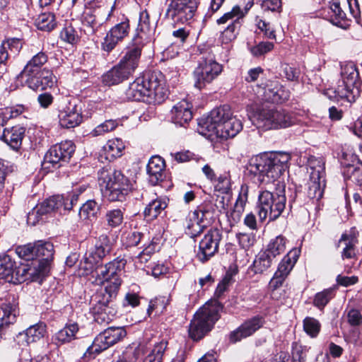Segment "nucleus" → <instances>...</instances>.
I'll return each mask as SVG.
<instances>
[{
  "label": "nucleus",
  "instance_id": "1",
  "mask_svg": "<svg viewBox=\"0 0 362 362\" xmlns=\"http://www.w3.org/2000/svg\"><path fill=\"white\" fill-rule=\"evenodd\" d=\"M153 30L148 13L146 10L141 11L138 25L128 51L117 65L103 76V81L105 85H117L133 74L138 67L142 49L151 40Z\"/></svg>",
  "mask_w": 362,
  "mask_h": 362
},
{
  "label": "nucleus",
  "instance_id": "2",
  "mask_svg": "<svg viewBox=\"0 0 362 362\" xmlns=\"http://www.w3.org/2000/svg\"><path fill=\"white\" fill-rule=\"evenodd\" d=\"M125 95L128 100L160 104L168 95L164 76L158 71L147 72L129 84Z\"/></svg>",
  "mask_w": 362,
  "mask_h": 362
},
{
  "label": "nucleus",
  "instance_id": "3",
  "mask_svg": "<svg viewBox=\"0 0 362 362\" xmlns=\"http://www.w3.org/2000/svg\"><path fill=\"white\" fill-rule=\"evenodd\" d=\"M198 124L199 134L208 138L216 136L228 139L235 136L243 129L242 122L232 117L227 105L212 110L207 117L199 119Z\"/></svg>",
  "mask_w": 362,
  "mask_h": 362
},
{
  "label": "nucleus",
  "instance_id": "4",
  "mask_svg": "<svg viewBox=\"0 0 362 362\" xmlns=\"http://www.w3.org/2000/svg\"><path fill=\"white\" fill-rule=\"evenodd\" d=\"M290 154L284 152L260 154L252 157L247 170L260 183H269L277 180L288 168Z\"/></svg>",
  "mask_w": 362,
  "mask_h": 362
},
{
  "label": "nucleus",
  "instance_id": "5",
  "mask_svg": "<svg viewBox=\"0 0 362 362\" xmlns=\"http://www.w3.org/2000/svg\"><path fill=\"white\" fill-rule=\"evenodd\" d=\"M98 182L104 196L110 202H122L132 189L129 179L119 170L105 167L98 172Z\"/></svg>",
  "mask_w": 362,
  "mask_h": 362
},
{
  "label": "nucleus",
  "instance_id": "6",
  "mask_svg": "<svg viewBox=\"0 0 362 362\" xmlns=\"http://www.w3.org/2000/svg\"><path fill=\"white\" fill-rule=\"evenodd\" d=\"M127 264L124 257L119 256L98 269L95 284H106L100 293L109 295L107 298H117L122 284V273Z\"/></svg>",
  "mask_w": 362,
  "mask_h": 362
},
{
  "label": "nucleus",
  "instance_id": "7",
  "mask_svg": "<svg viewBox=\"0 0 362 362\" xmlns=\"http://www.w3.org/2000/svg\"><path fill=\"white\" fill-rule=\"evenodd\" d=\"M341 81L334 90H331L334 96L329 94L330 90L325 93L329 98L345 99L349 103L356 100L361 93V81L356 64L352 62H344L341 65Z\"/></svg>",
  "mask_w": 362,
  "mask_h": 362
},
{
  "label": "nucleus",
  "instance_id": "8",
  "mask_svg": "<svg viewBox=\"0 0 362 362\" xmlns=\"http://www.w3.org/2000/svg\"><path fill=\"white\" fill-rule=\"evenodd\" d=\"M221 304L217 300L206 303L194 315L189 326V336L194 341L202 339L219 319L222 310Z\"/></svg>",
  "mask_w": 362,
  "mask_h": 362
},
{
  "label": "nucleus",
  "instance_id": "9",
  "mask_svg": "<svg viewBox=\"0 0 362 362\" xmlns=\"http://www.w3.org/2000/svg\"><path fill=\"white\" fill-rule=\"evenodd\" d=\"M252 123L264 130L287 128L294 123L290 113L278 108L258 107L252 117Z\"/></svg>",
  "mask_w": 362,
  "mask_h": 362
},
{
  "label": "nucleus",
  "instance_id": "10",
  "mask_svg": "<svg viewBox=\"0 0 362 362\" xmlns=\"http://www.w3.org/2000/svg\"><path fill=\"white\" fill-rule=\"evenodd\" d=\"M286 202L284 189L275 193L268 190L261 192L257 206L259 220L264 221L269 218V221H272L277 219L284 211Z\"/></svg>",
  "mask_w": 362,
  "mask_h": 362
},
{
  "label": "nucleus",
  "instance_id": "11",
  "mask_svg": "<svg viewBox=\"0 0 362 362\" xmlns=\"http://www.w3.org/2000/svg\"><path fill=\"white\" fill-rule=\"evenodd\" d=\"M223 66L218 63L210 50L201 52L197 67L193 72L194 86L201 90L211 83L222 72Z\"/></svg>",
  "mask_w": 362,
  "mask_h": 362
},
{
  "label": "nucleus",
  "instance_id": "12",
  "mask_svg": "<svg viewBox=\"0 0 362 362\" xmlns=\"http://www.w3.org/2000/svg\"><path fill=\"white\" fill-rule=\"evenodd\" d=\"M110 16L111 11L105 6L86 7L81 17V30L88 36H97L102 33Z\"/></svg>",
  "mask_w": 362,
  "mask_h": 362
},
{
  "label": "nucleus",
  "instance_id": "13",
  "mask_svg": "<svg viewBox=\"0 0 362 362\" xmlns=\"http://www.w3.org/2000/svg\"><path fill=\"white\" fill-rule=\"evenodd\" d=\"M127 335V332L122 327H110L98 334L87 351L91 354H99L111 346H113Z\"/></svg>",
  "mask_w": 362,
  "mask_h": 362
},
{
  "label": "nucleus",
  "instance_id": "14",
  "mask_svg": "<svg viewBox=\"0 0 362 362\" xmlns=\"http://www.w3.org/2000/svg\"><path fill=\"white\" fill-rule=\"evenodd\" d=\"M197 4V0H172L166 16L174 23H187L194 17Z\"/></svg>",
  "mask_w": 362,
  "mask_h": 362
},
{
  "label": "nucleus",
  "instance_id": "15",
  "mask_svg": "<svg viewBox=\"0 0 362 362\" xmlns=\"http://www.w3.org/2000/svg\"><path fill=\"white\" fill-rule=\"evenodd\" d=\"M67 211L65 208L64 195H55L47 199L40 205L36 206L28 214V223L35 225L39 221V217L51 213H59L62 214Z\"/></svg>",
  "mask_w": 362,
  "mask_h": 362
},
{
  "label": "nucleus",
  "instance_id": "16",
  "mask_svg": "<svg viewBox=\"0 0 362 362\" xmlns=\"http://www.w3.org/2000/svg\"><path fill=\"white\" fill-rule=\"evenodd\" d=\"M109 295L98 293L95 295L92 308L95 321L100 325L109 324L113 319L115 311L113 302L116 298H107Z\"/></svg>",
  "mask_w": 362,
  "mask_h": 362
},
{
  "label": "nucleus",
  "instance_id": "17",
  "mask_svg": "<svg viewBox=\"0 0 362 362\" xmlns=\"http://www.w3.org/2000/svg\"><path fill=\"white\" fill-rule=\"evenodd\" d=\"M221 237V233L216 228L208 230L199 244L197 257L200 262L208 261L218 252Z\"/></svg>",
  "mask_w": 362,
  "mask_h": 362
},
{
  "label": "nucleus",
  "instance_id": "18",
  "mask_svg": "<svg viewBox=\"0 0 362 362\" xmlns=\"http://www.w3.org/2000/svg\"><path fill=\"white\" fill-rule=\"evenodd\" d=\"M244 16L245 13L241 8L238 6H235L230 11L224 13L217 19L216 23L218 25L226 23L229 20L233 21L231 24L222 32L221 38L223 42L227 43L235 39L240 28V19Z\"/></svg>",
  "mask_w": 362,
  "mask_h": 362
},
{
  "label": "nucleus",
  "instance_id": "19",
  "mask_svg": "<svg viewBox=\"0 0 362 362\" xmlns=\"http://www.w3.org/2000/svg\"><path fill=\"white\" fill-rule=\"evenodd\" d=\"M21 78L25 84L30 89L35 91H42L48 88H52L56 82V78L52 71L45 67L43 71L37 74L21 76Z\"/></svg>",
  "mask_w": 362,
  "mask_h": 362
},
{
  "label": "nucleus",
  "instance_id": "20",
  "mask_svg": "<svg viewBox=\"0 0 362 362\" xmlns=\"http://www.w3.org/2000/svg\"><path fill=\"white\" fill-rule=\"evenodd\" d=\"M73 141L66 140L52 146L45 156V161L53 165L68 162L75 151Z\"/></svg>",
  "mask_w": 362,
  "mask_h": 362
},
{
  "label": "nucleus",
  "instance_id": "21",
  "mask_svg": "<svg viewBox=\"0 0 362 362\" xmlns=\"http://www.w3.org/2000/svg\"><path fill=\"white\" fill-rule=\"evenodd\" d=\"M130 31V24L128 18L114 25L106 34L102 43L103 50L110 52L120 42L128 36Z\"/></svg>",
  "mask_w": 362,
  "mask_h": 362
},
{
  "label": "nucleus",
  "instance_id": "22",
  "mask_svg": "<svg viewBox=\"0 0 362 362\" xmlns=\"http://www.w3.org/2000/svg\"><path fill=\"white\" fill-rule=\"evenodd\" d=\"M112 250V243L106 234L100 235L93 247H90L85 255L87 263L93 265L102 261Z\"/></svg>",
  "mask_w": 362,
  "mask_h": 362
},
{
  "label": "nucleus",
  "instance_id": "23",
  "mask_svg": "<svg viewBox=\"0 0 362 362\" xmlns=\"http://www.w3.org/2000/svg\"><path fill=\"white\" fill-rule=\"evenodd\" d=\"M58 117L62 127L74 128L82 122L81 107L75 102H69L66 107L59 110Z\"/></svg>",
  "mask_w": 362,
  "mask_h": 362
},
{
  "label": "nucleus",
  "instance_id": "24",
  "mask_svg": "<svg viewBox=\"0 0 362 362\" xmlns=\"http://www.w3.org/2000/svg\"><path fill=\"white\" fill-rule=\"evenodd\" d=\"M54 245L50 242L39 240L36 242V257L37 263L38 274L45 275L48 271L49 262L54 256Z\"/></svg>",
  "mask_w": 362,
  "mask_h": 362
},
{
  "label": "nucleus",
  "instance_id": "25",
  "mask_svg": "<svg viewBox=\"0 0 362 362\" xmlns=\"http://www.w3.org/2000/svg\"><path fill=\"white\" fill-rule=\"evenodd\" d=\"M18 315V303L13 298L7 300L0 305V338H2L6 329L16 320Z\"/></svg>",
  "mask_w": 362,
  "mask_h": 362
},
{
  "label": "nucleus",
  "instance_id": "26",
  "mask_svg": "<svg viewBox=\"0 0 362 362\" xmlns=\"http://www.w3.org/2000/svg\"><path fill=\"white\" fill-rule=\"evenodd\" d=\"M192 105L187 100L183 99L176 103L171 110V119L179 126H185L192 118Z\"/></svg>",
  "mask_w": 362,
  "mask_h": 362
},
{
  "label": "nucleus",
  "instance_id": "27",
  "mask_svg": "<svg viewBox=\"0 0 362 362\" xmlns=\"http://www.w3.org/2000/svg\"><path fill=\"white\" fill-rule=\"evenodd\" d=\"M165 164L164 160L158 156H152L146 166L149 182L156 185L165 178Z\"/></svg>",
  "mask_w": 362,
  "mask_h": 362
},
{
  "label": "nucleus",
  "instance_id": "28",
  "mask_svg": "<svg viewBox=\"0 0 362 362\" xmlns=\"http://www.w3.org/2000/svg\"><path fill=\"white\" fill-rule=\"evenodd\" d=\"M262 319L258 316L245 322L236 330L230 334V341L237 342L242 339L251 336L262 326Z\"/></svg>",
  "mask_w": 362,
  "mask_h": 362
},
{
  "label": "nucleus",
  "instance_id": "29",
  "mask_svg": "<svg viewBox=\"0 0 362 362\" xmlns=\"http://www.w3.org/2000/svg\"><path fill=\"white\" fill-rule=\"evenodd\" d=\"M357 243V235L354 228L341 235L338 247L343 246L341 252L343 259H351L356 257Z\"/></svg>",
  "mask_w": 362,
  "mask_h": 362
},
{
  "label": "nucleus",
  "instance_id": "30",
  "mask_svg": "<svg viewBox=\"0 0 362 362\" xmlns=\"http://www.w3.org/2000/svg\"><path fill=\"white\" fill-rule=\"evenodd\" d=\"M25 135V129L20 126H14L4 129L0 139L8 144L12 149L18 151L22 144Z\"/></svg>",
  "mask_w": 362,
  "mask_h": 362
},
{
  "label": "nucleus",
  "instance_id": "31",
  "mask_svg": "<svg viewBox=\"0 0 362 362\" xmlns=\"http://www.w3.org/2000/svg\"><path fill=\"white\" fill-rule=\"evenodd\" d=\"M264 94L265 99L272 103H282L290 98L289 90L278 82L267 85Z\"/></svg>",
  "mask_w": 362,
  "mask_h": 362
},
{
  "label": "nucleus",
  "instance_id": "32",
  "mask_svg": "<svg viewBox=\"0 0 362 362\" xmlns=\"http://www.w3.org/2000/svg\"><path fill=\"white\" fill-rule=\"evenodd\" d=\"M78 329L77 323L66 324L64 328L52 336V341L57 346L69 343L76 339V334Z\"/></svg>",
  "mask_w": 362,
  "mask_h": 362
},
{
  "label": "nucleus",
  "instance_id": "33",
  "mask_svg": "<svg viewBox=\"0 0 362 362\" xmlns=\"http://www.w3.org/2000/svg\"><path fill=\"white\" fill-rule=\"evenodd\" d=\"M48 57L45 52H40L34 55L24 66L20 74V76L37 74L38 71H43V66L47 63Z\"/></svg>",
  "mask_w": 362,
  "mask_h": 362
},
{
  "label": "nucleus",
  "instance_id": "34",
  "mask_svg": "<svg viewBox=\"0 0 362 362\" xmlns=\"http://www.w3.org/2000/svg\"><path fill=\"white\" fill-rule=\"evenodd\" d=\"M125 145L120 139L115 138L110 139L103 147L106 159L112 160L118 157L122 156Z\"/></svg>",
  "mask_w": 362,
  "mask_h": 362
},
{
  "label": "nucleus",
  "instance_id": "35",
  "mask_svg": "<svg viewBox=\"0 0 362 362\" xmlns=\"http://www.w3.org/2000/svg\"><path fill=\"white\" fill-rule=\"evenodd\" d=\"M47 326L43 322L37 323L30 326L19 336L23 337L27 344L36 342L43 338L46 334Z\"/></svg>",
  "mask_w": 362,
  "mask_h": 362
},
{
  "label": "nucleus",
  "instance_id": "36",
  "mask_svg": "<svg viewBox=\"0 0 362 362\" xmlns=\"http://www.w3.org/2000/svg\"><path fill=\"white\" fill-rule=\"evenodd\" d=\"M297 250H290L279 264L278 269L275 273L286 278L292 270L298 259Z\"/></svg>",
  "mask_w": 362,
  "mask_h": 362
},
{
  "label": "nucleus",
  "instance_id": "37",
  "mask_svg": "<svg viewBox=\"0 0 362 362\" xmlns=\"http://www.w3.org/2000/svg\"><path fill=\"white\" fill-rule=\"evenodd\" d=\"M166 207L167 203L165 201L155 199L146 205L144 211V216L147 221L154 220Z\"/></svg>",
  "mask_w": 362,
  "mask_h": 362
},
{
  "label": "nucleus",
  "instance_id": "38",
  "mask_svg": "<svg viewBox=\"0 0 362 362\" xmlns=\"http://www.w3.org/2000/svg\"><path fill=\"white\" fill-rule=\"evenodd\" d=\"M286 243L287 240L283 235H278L270 240L264 251L274 259L277 256L284 253Z\"/></svg>",
  "mask_w": 362,
  "mask_h": 362
},
{
  "label": "nucleus",
  "instance_id": "39",
  "mask_svg": "<svg viewBox=\"0 0 362 362\" xmlns=\"http://www.w3.org/2000/svg\"><path fill=\"white\" fill-rule=\"evenodd\" d=\"M15 262L12 260L10 256L3 255L0 256V279H5L7 281H14Z\"/></svg>",
  "mask_w": 362,
  "mask_h": 362
},
{
  "label": "nucleus",
  "instance_id": "40",
  "mask_svg": "<svg viewBox=\"0 0 362 362\" xmlns=\"http://www.w3.org/2000/svg\"><path fill=\"white\" fill-rule=\"evenodd\" d=\"M308 165L310 170V178L322 179L325 175V161L321 158L310 156L308 160Z\"/></svg>",
  "mask_w": 362,
  "mask_h": 362
},
{
  "label": "nucleus",
  "instance_id": "41",
  "mask_svg": "<svg viewBox=\"0 0 362 362\" xmlns=\"http://www.w3.org/2000/svg\"><path fill=\"white\" fill-rule=\"evenodd\" d=\"M273 260L274 259L265 251L260 252L256 256L252 264L254 272L255 274H262L271 267Z\"/></svg>",
  "mask_w": 362,
  "mask_h": 362
},
{
  "label": "nucleus",
  "instance_id": "42",
  "mask_svg": "<svg viewBox=\"0 0 362 362\" xmlns=\"http://www.w3.org/2000/svg\"><path fill=\"white\" fill-rule=\"evenodd\" d=\"M36 27L41 30L49 32L57 25L55 16L52 13H42L35 21Z\"/></svg>",
  "mask_w": 362,
  "mask_h": 362
},
{
  "label": "nucleus",
  "instance_id": "43",
  "mask_svg": "<svg viewBox=\"0 0 362 362\" xmlns=\"http://www.w3.org/2000/svg\"><path fill=\"white\" fill-rule=\"evenodd\" d=\"M215 212L216 209L214 204L210 202H204L192 212V217L198 218V220L205 221L209 223Z\"/></svg>",
  "mask_w": 362,
  "mask_h": 362
},
{
  "label": "nucleus",
  "instance_id": "44",
  "mask_svg": "<svg viewBox=\"0 0 362 362\" xmlns=\"http://www.w3.org/2000/svg\"><path fill=\"white\" fill-rule=\"evenodd\" d=\"M100 205L95 200H88L80 208L79 216L83 220H92L97 216Z\"/></svg>",
  "mask_w": 362,
  "mask_h": 362
},
{
  "label": "nucleus",
  "instance_id": "45",
  "mask_svg": "<svg viewBox=\"0 0 362 362\" xmlns=\"http://www.w3.org/2000/svg\"><path fill=\"white\" fill-rule=\"evenodd\" d=\"M325 187V180L322 179H310L308 188V197L311 199L319 200L323 194V188Z\"/></svg>",
  "mask_w": 362,
  "mask_h": 362
},
{
  "label": "nucleus",
  "instance_id": "46",
  "mask_svg": "<svg viewBox=\"0 0 362 362\" xmlns=\"http://www.w3.org/2000/svg\"><path fill=\"white\" fill-rule=\"evenodd\" d=\"M345 177L351 180L352 182L361 186L362 185V165L357 163V165H348L344 171Z\"/></svg>",
  "mask_w": 362,
  "mask_h": 362
},
{
  "label": "nucleus",
  "instance_id": "47",
  "mask_svg": "<svg viewBox=\"0 0 362 362\" xmlns=\"http://www.w3.org/2000/svg\"><path fill=\"white\" fill-rule=\"evenodd\" d=\"M209 223L205 221L198 220L190 216L189 221L187 226L186 233L190 237L194 238L199 235Z\"/></svg>",
  "mask_w": 362,
  "mask_h": 362
},
{
  "label": "nucleus",
  "instance_id": "48",
  "mask_svg": "<svg viewBox=\"0 0 362 362\" xmlns=\"http://www.w3.org/2000/svg\"><path fill=\"white\" fill-rule=\"evenodd\" d=\"M105 220L108 226L111 228L118 227L124 220V211L119 209H111L107 211Z\"/></svg>",
  "mask_w": 362,
  "mask_h": 362
},
{
  "label": "nucleus",
  "instance_id": "49",
  "mask_svg": "<svg viewBox=\"0 0 362 362\" xmlns=\"http://www.w3.org/2000/svg\"><path fill=\"white\" fill-rule=\"evenodd\" d=\"M36 243L21 245L16 247V252L18 257L26 261L35 260L36 257Z\"/></svg>",
  "mask_w": 362,
  "mask_h": 362
},
{
  "label": "nucleus",
  "instance_id": "50",
  "mask_svg": "<svg viewBox=\"0 0 362 362\" xmlns=\"http://www.w3.org/2000/svg\"><path fill=\"white\" fill-rule=\"evenodd\" d=\"M145 235L136 230H131L126 233L122 238V241L126 247H134L143 242Z\"/></svg>",
  "mask_w": 362,
  "mask_h": 362
},
{
  "label": "nucleus",
  "instance_id": "51",
  "mask_svg": "<svg viewBox=\"0 0 362 362\" xmlns=\"http://www.w3.org/2000/svg\"><path fill=\"white\" fill-rule=\"evenodd\" d=\"M334 297V290L332 288L325 289L317 293L314 298V305L319 309L322 310Z\"/></svg>",
  "mask_w": 362,
  "mask_h": 362
},
{
  "label": "nucleus",
  "instance_id": "52",
  "mask_svg": "<svg viewBox=\"0 0 362 362\" xmlns=\"http://www.w3.org/2000/svg\"><path fill=\"white\" fill-rule=\"evenodd\" d=\"M320 323L314 317H307L303 320L304 331L311 337H316L320 331Z\"/></svg>",
  "mask_w": 362,
  "mask_h": 362
},
{
  "label": "nucleus",
  "instance_id": "53",
  "mask_svg": "<svg viewBox=\"0 0 362 362\" xmlns=\"http://www.w3.org/2000/svg\"><path fill=\"white\" fill-rule=\"evenodd\" d=\"M27 275H37L39 276H43L42 274H38V267L35 269V272H33L32 268L27 269L25 267L17 269L14 267L13 278L15 281L12 282L16 284L24 281L27 279Z\"/></svg>",
  "mask_w": 362,
  "mask_h": 362
},
{
  "label": "nucleus",
  "instance_id": "54",
  "mask_svg": "<svg viewBox=\"0 0 362 362\" xmlns=\"http://www.w3.org/2000/svg\"><path fill=\"white\" fill-rule=\"evenodd\" d=\"M17 42L18 43V40H8L6 42H4L1 44L0 46V74L6 71L5 67H1L2 65L4 66H6V62L9 57V54L8 52V48H10V46L12 43Z\"/></svg>",
  "mask_w": 362,
  "mask_h": 362
},
{
  "label": "nucleus",
  "instance_id": "55",
  "mask_svg": "<svg viewBox=\"0 0 362 362\" xmlns=\"http://www.w3.org/2000/svg\"><path fill=\"white\" fill-rule=\"evenodd\" d=\"M216 181L217 183L215 185L216 190L222 194H228L230 190V175L227 173L221 175Z\"/></svg>",
  "mask_w": 362,
  "mask_h": 362
},
{
  "label": "nucleus",
  "instance_id": "56",
  "mask_svg": "<svg viewBox=\"0 0 362 362\" xmlns=\"http://www.w3.org/2000/svg\"><path fill=\"white\" fill-rule=\"evenodd\" d=\"M274 44L270 42H261L257 45L251 47L250 52L255 57H261L272 51Z\"/></svg>",
  "mask_w": 362,
  "mask_h": 362
},
{
  "label": "nucleus",
  "instance_id": "57",
  "mask_svg": "<svg viewBox=\"0 0 362 362\" xmlns=\"http://www.w3.org/2000/svg\"><path fill=\"white\" fill-rule=\"evenodd\" d=\"M308 349L306 346L299 344H294L293 346L292 358L293 362H305Z\"/></svg>",
  "mask_w": 362,
  "mask_h": 362
},
{
  "label": "nucleus",
  "instance_id": "58",
  "mask_svg": "<svg viewBox=\"0 0 362 362\" xmlns=\"http://www.w3.org/2000/svg\"><path fill=\"white\" fill-rule=\"evenodd\" d=\"M237 238L240 247L245 250L249 249L255 243V235L252 233H238Z\"/></svg>",
  "mask_w": 362,
  "mask_h": 362
},
{
  "label": "nucleus",
  "instance_id": "59",
  "mask_svg": "<svg viewBox=\"0 0 362 362\" xmlns=\"http://www.w3.org/2000/svg\"><path fill=\"white\" fill-rule=\"evenodd\" d=\"M117 126V122L116 120L108 119L106 120L103 124L97 126L94 129V135L98 136L101 135L105 132H108L114 130Z\"/></svg>",
  "mask_w": 362,
  "mask_h": 362
},
{
  "label": "nucleus",
  "instance_id": "60",
  "mask_svg": "<svg viewBox=\"0 0 362 362\" xmlns=\"http://www.w3.org/2000/svg\"><path fill=\"white\" fill-rule=\"evenodd\" d=\"M61 38L64 41L74 44L78 40V35L72 26H67L61 31Z\"/></svg>",
  "mask_w": 362,
  "mask_h": 362
},
{
  "label": "nucleus",
  "instance_id": "61",
  "mask_svg": "<svg viewBox=\"0 0 362 362\" xmlns=\"http://www.w3.org/2000/svg\"><path fill=\"white\" fill-rule=\"evenodd\" d=\"M165 347L163 344H158L145 360V362H161Z\"/></svg>",
  "mask_w": 362,
  "mask_h": 362
},
{
  "label": "nucleus",
  "instance_id": "62",
  "mask_svg": "<svg viewBox=\"0 0 362 362\" xmlns=\"http://www.w3.org/2000/svg\"><path fill=\"white\" fill-rule=\"evenodd\" d=\"M281 67V71L287 80L291 81H298L300 74L298 69L287 64H282Z\"/></svg>",
  "mask_w": 362,
  "mask_h": 362
},
{
  "label": "nucleus",
  "instance_id": "63",
  "mask_svg": "<svg viewBox=\"0 0 362 362\" xmlns=\"http://www.w3.org/2000/svg\"><path fill=\"white\" fill-rule=\"evenodd\" d=\"M244 205L235 202L234 209L230 213V214L228 215V218L229 221L230 222V224L237 223L240 221L241 216L243 212L244 211Z\"/></svg>",
  "mask_w": 362,
  "mask_h": 362
},
{
  "label": "nucleus",
  "instance_id": "64",
  "mask_svg": "<svg viewBox=\"0 0 362 362\" xmlns=\"http://www.w3.org/2000/svg\"><path fill=\"white\" fill-rule=\"evenodd\" d=\"M262 8L264 11H271L272 12L281 11V0H262Z\"/></svg>",
  "mask_w": 362,
  "mask_h": 362
}]
</instances>
